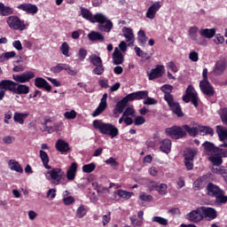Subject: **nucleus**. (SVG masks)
I'll use <instances>...</instances> for the list:
<instances>
[{
  "mask_svg": "<svg viewBox=\"0 0 227 227\" xmlns=\"http://www.w3.org/2000/svg\"><path fill=\"white\" fill-rule=\"evenodd\" d=\"M6 22L10 29H13V31H26L27 29L24 20H20L18 16H9Z\"/></svg>",
  "mask_w": 227,
  "mask_h": 227,
  "instance_id": "1a4fd4ad",
  "label": "nucleus"
},
{
  "mask_svg": "<svg viewBox=\"0 0 227 227\" xmlns=\"http://www.w3.org/2000/svg\"><path fill=\"white\" fill-rule=\"evenodd\" d=\"M86 56H88V51H86V49L81 48L78 51V58L80 61H84V59H86Z\"/></svg>",
  "mask_w": 227,
  "mask_h": 227,
  "instance_id": "052dcab7",
  "label": "nucleus"
},
{
  "mask_svg": "<svg viewBox=\"0 0 227 227\" xmlns=\"http://www.w3.org/2000/svg\"><path fill=\"white\" fill-rule=\"evenodd\" d=\"M198 155V151L196 149H187L184 154V160H194V158Z\"/></svg>",
  "mask_w": 227,
  "mask_h": 227,
  "instance_id": "c9c22d12",
  "label": "nucleus"
},
{
  "mask_svg": "<svg viewBox=\"0 0 227 227\" xmlns=\"http://www.w3.org/2000/svg\"><path fill=\"white\" fill-rule=\"evenodd\" d=\"M226 67H227L226 60L224 59L217 60L213 69L215 75H223V74H224V70H226Z\"/></svg>",
  "mask_w": 227,
  "mask_h": 227,
  "instance_id": "6ab92c4d",
  "label": "nucleus"
},
{
  "mask_svg": "<svg viewBox=\"0 0 227 227\" xmlns=\"http://www.w3.org/2000/svg\"><path fill=\"white\" fill-rule=\"evenodd\" d=\"M144 106H155L157 105V100L153 98H150L147 95V98H145L143 101Z\"/></svg>",
  "mask_w": 227,
  "mask_h": 227,
  "instance_id": "6e6d98bb",
  "label": "nucleus"
},
{
  "mask_svg": "<svg viewBox=\"0 0 227 227\" xmlns=\"http://www.w3.org/2000/svg\"><path fill=\"white\" fill-rule=\"evenodd\" d=\"M63 203H64V205L68 207L69 205H73V203H75V199H74V197H72V196L65 197L63 199Z\"/></svg>",
  "mask_w": 227,
  "mask_h": 227,
  "instance_id": "338daca9",
  "label": "nucleus"
},
{
  "mask_svg": "<svg viewBox=\"0 0 227 227\" xmlns=\"http://www.w3.org/2000/svg\"><path fill=\"white\" fill-rule=\"evenodd\" d=\"M153 223H158L161 226H168V219L162 216H154L152 218Z\"/></svg>",
  "mask_w": 227,
  "mask_h": 227,
  "instance_id": "49530a36",
  "label": "nucleus"
},
{
  "mask_svg": "<svg viewBox=\"0 0 227 227\" xmlns=\"http://www.w3.org/2000/svg\"><path fill=\"white\" fill-rule=\"evenodd\" d=\"M135 51H136V54L138 58H145V59H150V57H147L148 56V53L143 51L141 50V48L136 46L135 47Z\"/></svg>",
  "mask_w": 227,
  "mask_h": 227,
  "instance_id": "5fc2aeb1",
  "label": "nucleus"
},
{
  "mask_svg": "<svg viewBox=\"0 0 227 227\" xmlns=\"http://www.w3.org/2000/svg\"><path fill=\"white\" fill-rule=\"evenodd\" d=\"M160 90L164 93V100H166V95H171L173 91V85L164 84L161 86Z\"/></svg>",
  "mask_w": 227,
  "mask_h": 227,
  "instance_id": "37998d69",
  "label": "nucleus"
},
{
  "mask_svg": "<svg viewBox=\"0 0 227 227\" xmlns=\"http://www.w3.org/2000/svg\"><path fill=\"white\" fill-rule=\"evenodd\" d=\"M160 150L163 153H171V140L168 138H165L160 141Z\"/></svg>",
  "mask_w": 227,
  "mask_h": 227,
  "instance_id": "393cba45",
  "label": "nucleus"
},
{
  "mask_svg": "<svg viewBox=\"0 0 227 227\" xmlns=\"http://www.w3.org/2000/svg\"><path fill=\"white\" fill-rule=\"evenodd\" d=\"M160 2H155L147 10L145 17L147 19H150L153 20V19H155V15H157V12L160 10Z\"/></svg>",
  "mask_w": 227,
  "mask_h": 227,
  "instance_id": "a211bd4d",
  "label": "nucleus"
},
{
  "mask_svg": "<svg viewBox=\"0 0 227 227\" xmlns=\"http://www.w3.org/2000/svg\"><path fill=\"white\" fill-rule=\"evenodd\" d=\"M198 31H200V28L196 26H193L189 28L188 35L191 40L196 42L198 45H207V40H205L203 37H198Z\"/></svg>",
  "mask_w": 227,
  "mask_h": 227,
  "instance_id": "9b49d317",
  "label": "nucleus"
},
{
  "mask_svg": "<svg viewBox=\"0 0 227 227\" xmlns=\"http://www.w3.org/2000/svg\"><path fill=\"white\" fill-rule=\"evenodd\" d=\"M137 40L139 43V45H146V42H148V36H146V34L144 30H139L137 33Z\"/></svg>",
  "mask_w": 227,
  "mask_h": 227,
  "instance_id": "58836bf2",
  "label": "nucleus"
},
{
  "mask_svg": "<svg viewBox=\"0 0 227 227\" xmlns=\"http://www.w3.org/2000/svg\"><path fill=\"white\" fill-rule=\"evenodd\" d=\"M124 61H125V58L123 57V53L120 51V49L115 48L113 53L114 65H122Z\"/></svg>",
  "mask_w": 227,
  "mask_h": 227,
  "instance_id": "5701e85b",
  "label": "nucleus"
},
{
  "mask_svg": "<svg viewBox=\"0 0 227 227\" xmlns=\"http://www.w3.org/2000/svg\"><path fill=\"white\" fill-rule=\"evenodd\" d=\"M216 134H218L219 140L223 143H226L227 129L223 126H216Z\"/></svg>",
  "mask_w": 227,
  "mask_h": 227,
  "instance_id": "7c9ffc66",
  "label": "nucleus"
},
{
  "mask_svg": "<svg viewBox=\"0 0 227 227\" xmlns=\"http://www.w3.org/2000/svg\"><path fill=\"white\" fill-rule=\"evenodd\" d=\"M189 59L191 61H193V63H196L200 60V54H198V51H192L189 54Z\"/></svg>",
  "mask_w": 227,
  "mask_h": 227,
  "instance_id": "680f3d73",
  "label": "nucleus"
},
{
  "mask_svg": "<svg viewBox=\"0 0 227 227\" xmlns=\"http://www.w3.org/2000/svg\"><path fill=\"white\" fill-rule=\"evenodd\" d=\"M220 118L223 123H224V125H227V108H222L220 110Z\"/></svg>",
  "mask_w": 227,
  "mask_h": 227,
  "instance_id": "4d7b16f0",
  "label": "nucleus"
},
{
  "mask_svg": "<svg viewBox=\"0 0 227 227\" xmlns=\"http://www.w3.org/2000/svg\"><path fill=\"white\" fill-rule=\"evenodd\" d=\"M35 86L40 90H45L46 91H51V90H52L51 84L43 77H36L35 79Z\"/></svg>",
  "mask_w": 227,
  "mask_h": 227,
  "instance_id": "aec40b11",
  "label": "nucleus"
},
{
  "mask_svg": "<svg viewBox=\"0 0 227 227\" xmlns=\"http://www.w3.org/2000/svg\"><path fill=\"white\" fill-rule=\"evenodd\" d=\"M80 10L82 19L90 20V22H92V24L98 22V27L99 31H102L104 33H111V29H113V21H111V20H107V18L104 14L96 13L93 16V13H91L90 10L84 7H81Z\"/></svg>",
  "mask_w": 227,
  "mask_h": 227,
  "instance_id": "f257e3e1",
  "label": "nucleus"
},
{
  "mask_svg": "<svg viewBox=\"0 0 227 227\" xmlns=\"http://www.w3.org/2000/svg\"><path fill=\"white\" fill-rule=\"evenodd\" d=\"M88 38L90 42H104L106 38L99 32L91 31L88 34Z\"/></svg>",
  "mask_w": 227,
  "mask_h": 227,
  "instance_id": "2f4dec72",
  "label": "nucleus"
},
{
  "mask_svg": "<svg viewBox=\"0 0 227 227\" xmlns=\"http://www.w3.org/2000/svg\"><path fill=\"white\" fill-rule=\"evenodd\" d=\"M122 33L127 42H130L131 43H134V32L132 31V28L124 27L122 28Z\"/></svg>",
  "mask_w": 227,
  "mask_h": 227,
  "instance_id": "473e14b6",
  "label": "nucleus"
},
{
  "mask_svg": "<svg viewBox=\"0 0 227 227\" xmlns=\"http://www.w3.org/2000/svg\"><path fill=\"white\" fill-rule=\"evenodd\" d=\"M199 33L204 38H214L215 36V28H201L199 30Z\"/></svg>",
  "mask_w": 227,
  "mask_h": 227,
  "instance_id": "c85d7f7f",
  "label": "nucleus"
},
{
  "mask_svg": "<svg viewBox=\"0 0 227 227\" xmlns=\"http://www.w3.org/2000/svg\"><path fill=\"white\" fill-rule=\"evenodd\" d=\"M208 160L210 162H212L213 166H216V168H219V166L223 164V157H221L219 154L210 156Z\"/></svg>",
  "mask_w": 227,
  "mask_h": 227,
  "instance_id": "4c0bfd02",
  "label": "nucleus"
},
{
  "mask_svg": "<svg viewBox=\"0 0 227 227\" xmlns=\"http://www.w3.org/2000/svg\"><path fill=\"white\" fill-rule=\"evenodd\" d=\"M15 56H17V53L15 51H7L1 55V59L3 61H6L12 58H15Z\"/></svg>",
  "mask_w": 227,
  "mask_h": 227,
  "instance_id": "3c124183",
  "label": "nucleus"
},
{
  "mask_svg": "<svg viewBox=\"0 0 227 227\" xmlns=\"http://www.w3.org/2000/svg\"><path fill=\"white\" fill-rule=\"evenodd\" d=\"M146 122V120L143 116H137L134 121L135 125H144Z\"/></svg>",
  "mask_w": 227,
  "mask_h": 227,
  "instance_id": "774afa93",
  "label": "nucleus"
},
{
  "mask_svg": "<svg viewBox=\"0 0 227 227\" xmlns=\"http://www.w3.org/2000/svg\"><path fill=\"white\" fill-rule=\"evenodd\" d=\"M104 66L99 64L92 70V74H94V75H102V74H104Z\"/></svg>",
  "mask_w": 227,
  "mask_h": 227,
  "instance_id": "13d9d810",
  "label": "nucleus"
},
{
  "mask_svg": "<svg viewBox=\"0 0 227 227\" xmlns=\"http://www.w3.org/2000/svg\"><path fill=\"white\" fill-rule=\"evenodd\" d=\"M0 90L11 91L16 95H27L29 93V86L19 84L12 80H2L0 82Z\"/></svg>",
  "mask_w": 227,
  "mask_h": 227,
  "instance_id": "f03ea898",
  "label": "nucleus"
},
{
  "mask_svg": "<svg viewBox=\"0 0 227 227\" xmlns=\"http://www.w3.org/2000/svg\"><path fill=\"white\" fill-rule=\"evenodd\" d=\"M165 134L171 139H184L187 136V133L184 130V126H172L165 129Z\"/></svg>",
  "mask_w": 227,
  "mask_h": 227,
  "instance_id": "6e6552de",
  "label": "nucleus"
},
{
  "mask_svg": "<svg viewBox=\"0 0 227 227\" xmlns=\"http://www.w3.org/2000/svg\"><path fill=\"white\" fill-rule=\"evenodd\" d=\"M60 51L66 58H70V46L68 45V43L64 42L60 46Z\"/></svg>",
  "mask_w": 227,
  "mask_h": 227,
  "instance_id": "79ce46f5",
  "label": "nucleus"
},
{
  "mask_svg": "<svg viewBox=\"0 0 227 227\" xmlns=\"http://www.w3.org/2000/svg\"><path fill=\"white\" fill-rule=\"evenodd\" d=\"M159 194H160L161 196H164L166 194H168V184H161L160 185H158V188L156 190Z\"/></svg>",
  "mask_w": 227,
  "mask_h": 227,
  "instance_id": "864d4df0",
  "label": "nucleus"
},
{
  "mask_svg": "<svg viewBox=\"0 0 227 227\" xmlns=\"http://www.w3.org/2000/svg\"><path fill=\"white\" fill-rule=\"evenodd\" d=\"M202 210L203 219L207 221H214L217 218V211L214 207H200Z\"/></svg>",
  "mask_w": 227,
  "mask_h": 227,
  "instance_id": "4468645a",
  "label": "nucleus"
},
{
  "mask_svg": "<svg viewBox=\"0 0 227 227\" xmlns=\"http://www.w3.org/2000/svg\"><path fill=\"white\" fill-rule=\"evenodd\" d=\"M199 130L200 136H214L215 134L214 129L209 126H199Z\"/></svg>",
  "mask_w": 227,
  "mask_h": 227,
  "instance_id": "f704fd0d",
  "label": "nucleus"
},
{
  "mask_svg": "<svg viewBox=\"0 0 227 227\" xmlns=\"http://www.w3.org/2000/svg\"><path fill=\"white\" fill-rule=\"evenodd\" d=\"M13 8L4 5V4L0 2V16L9 17V15H13Z\"/></svg>",
  "mask_w": 227,
  "mask_h": 227,
  "instance_id": "c756f323",
  "label": "nucleus"
},
{
  "mask_svg": "<svg viewBox=\"0 0 227 227\" xmlns=\"http://www.w3.org/2000/svg\"><path fill=\"white\" fill-rule=\"evenodd\" d=\"M200 88L202 93L204 95H207V97L212 98L214 97V95H215V90H214V86H212V84H210V82L208 81H200Z\"/></svg>",
  "mask_w": 227,
  "mask_h": 227,
  "instance_id": "ddd939ff",
  "label": "nucleus"
},
{
  "mask_svg": "<svg viewBox=\"0 0 227 227\" xmlns=\"http://www.w3.org/2000/svg\"><path fill=\"white\" fill-rule=\"evenodd\" d=\"M127 101L122 98L121 100H120L119 102H117V104L115 105V107L114 108V114L115 116V118H118L120 116V114H121V113H123V111H125V107H127Z\"/></svg>",
  "mask_w": 227,
  "mask_h": 227,
  "instance_id": "4be33fe9",
  "label": "nucleus"
},
{
  "mask_svg": "<svg viewBox=\"0 0 227 227\" xmlns=\"http://www.w3.org/2000/svg\"><path fill=\"white\" fill-rule=\"evenodd\" d=\"M106 109H107V106L101 105L99 103L98 106L96 108V110L92 113L93 118H97V116H99V114H102Z\"/></svg>",
  "mask_w": 227,
  "mask_h": 227,
  "instance_id": "c03bdc74",
  "label": "nucleus"
},
{
  "mask_svg": "<svg viewBox=\"0 0 227 227\" xmlns=\"http://www.w3.org/2000/svg\"><path fill=\"white\" fill-rule=\"evenodd\" d=\"M27 116H29V114H22L16 112L14 113L13 121L16 123H20V125H24V121L26 118H27Z\"/></svg>",
  "mask_w": 227,
  "mask_h": 227,
  "instance_id": "72a5a7b5",
  "label": "nucleus"
},
{
  "mask_svg": "<svg viewBox=\"0 0 227 227\" xmlns=\"http://www.w3.org/2000/svg\"><path fill=\"white\" fill-rule=\"evenodd\" d=\"M137 100H145L148 98V90H138L136 91Z\"/></svg>",
  "mask_w": 227,
  "mask_h": 227,
  "instance_id": "09e8293b",
  "label": "nucleus"
},
{
  "mask_svg": "<svg viewBox=\"0 0 227 227\" xmlns=\"http://www.w3.org/2000/svg\"><path fill=\"white\" fill-rule=\"evenodd\" d=\"M206 191L208 196L215 198V203L221 205L223 195L224 194V191L223 189H221L218 185L214 184V183H208Z\"/></svg>",
  "mask_w": 227,
  "mask_h": 227,
  "instance_id": "423d86ee",
  "label": "nucleus"
},
{
  "mask_svg": "<svg viewBox=\"0 0 227 227\" xmlns=\"http://www.w3.org/2000/svg\"><path fill=\"white\" fill-rule=\"evenodd\" d=\"M105 162L108 166H111V168H113V169L117 170L118 168H120V162L116 161V159H114V157H110Z\"/></svg>",
  "mask_w": 227,
  "mask_h": 227,
  "instance_id": "a19ab883",
  "label": "nucleus"
},
{
  "mask_svg": "<svg viewBox=\"0 0 227 227\" xmlns=\"http://www.w3.org/2000/svg\"><path fill=\"white\" fill-rule=\"evenodd\" d=\"M39 157L43 162V167L45 169H52V167L49 165L50 160H49V154L43 150L39 151Z\"/></svg>",
  "mask_w": 227,
  "mask_h": 227,
  "instance_id": "cd10ccee",
  "label": "nucleus"
},
{
  "mask_svg": "<svg viewBox=\"0 0 227 227\" xmlns=\"http://www.w3.org/2000/svg\"><path fill=\"white\" fill-rule=\"evenodd\" d=\"M46 178L54 185H59L61 180L65 178V171L59 168H54L46 171Z\"/></svg>",
  "mask_w": 227,
  "mask_h": 227,
  "instance_id": "39448f33",
  "label": "nucleus"
},
{
  "mask_svg": "<svg viewBox=\"0 0 227 227\" xmlns=\"http://www.w3.org/2000/svg\"><path fill=\"white\" fill-rule=\"evenodd\" d=\"M75 175H77V162H73L67 171V178L70 182L75 180Z\"/></svg>",
  "mask_w": 227,
  "mask_h": 227,
  "instance_id": "a878e982",
  "label": "nucleus"
},
{
  "mask_svg": "<svg viewBox=\"0 0 227 227\" xmlns=\"http://www.w3.org/2000/svg\"><path fill=\"white\" fill-rule=\"evenodd\" d=\"M130 222L131 224H133V226H137V227H141L143 226V221L137 219L136 216H130Z\"/></svg>",
  "mask_w": 227,
  "mask_h": 227,
  "instance_id": "69168bd1",
  "label": "nucleus"
},
{
  "mask_svg": "<svg viewBox=\"0 0 227 227\" xmlns=\"http://www.w3.org/2000/svg\"><path fill=\"white\" fill-rule=\"evenodd\" d=\"M97 168V165L95 163H90L82 166V171L83 173H93Z\"/></svg>",
  "mask_w": 227,
  "mask_h": 227,
  "instance_id": "de8ad7c7",
  "label": "nucleus"
},
{
  "mask_svg": "<svg viewBox=\"0 0 227 227\" xmlns=\"http://www.w3.org/2000/svg\"><path fill=\"white\" fill-rule=\"evenodd\" d=\"M63 70L67 72L68 75H77V70L72 69L68 64L60 63L55 67H51V72H52V74H61Z\"/></svg>",
  "mask_w": 227,
  "mask_h": 227,
  "instance_id": "9d476101",
  "label": "nucleus"
},
{
  "mask_svg": "<svg viewBox=\"0 0 227 227\" xmlns=\"http://www.w3.org/2000/svg\"><path fill=\"white\" fill-rule=\"evenodd\" d=\"M202 146H204V150L207 155H212V153H219V147L215 146V145H214L212 142L206 141Z\"/></svg>",
  "mask_w": 227,
  "mask_h": 227,
  "instance_id": "b1692460",
  "label": "nucleus"
},
{
  "mask_svg": "<svg viewBox=\"0 0 227 227\" xmlns=\"http://www.w3.org/2000/svg\"><path fill=\"white\" fill-rule=\"evenodd\" d=\"M135 114H136V110H134V108H132V107H128L123 112L122 116H126V117L133 116L134 117Z\"/></svg>",
  "mask_w": 227,
  "mask_h": 227,
  "instance_id": "e2e57ef3",
  "label": "nucleus"
},
{
  "mask_svg": "<svg viewBox=\"0 0 227 227\" xmlns=\"http://www.w3.org/2000/svg\"><path fill=\"white\" fill-rule=\"evenodd\" d=\"M114 194H118L121 198H122V200H130L134 192H127L124 190H118L117 192H114Z\"/></svg>",
  "mask_w": 227,
  "mask_h": 227,
  "instance_id": "ea45409f",
  "label": "nucleus"
},
{
  "mask_svg": "<svg viewBox=\"0 0 227 227\" xmlns=\"http://www.w3.org/2000/svg\"><path fill=\"white\" fill-rule=\"evenodd\" d=\"M86 214H87V211H86L85 205H81L76 210V215H78V217H80V218L84 217V215H86Z\"/></svg>",
  "mask_w": 227,
  "mask_h": 227,
  "instance_id": "603ef678",
  "label": "nucleus"
},
{
  "mask_svg": "<svg viewBox=\"0 0 227 227\" xmlns=\"http://www.w3.org/2000/svg\"><path fill=\"white\" fill-rule=\"evenodd\" d=\"M210 182V178L208 176H202L197 178L193 183V190L194 191H201V189H205L207 184Z\"/></svg>",
  "mask_w": 227,
  "mask_h": 227,
  "instance_id": "2eb2a0df",
  "label": "nucleus"
},
{
  "mask_svg": "<svg viewBox=\"0 0 227 227\" xmlns=\"http://www.w3.org/2000/svg\"><path fill=\"white\" fill-rule=\"evenodd\" d=\"M22 74L24 82H29L31 79H35V73L33 71H27Z\"/></svg>",
  "mask_w": 227,
  "mask_h": 227,
  "instance_id": "8fccbe9b",
  "label": "nucleus"
},
{
  "mask_svg": "<svg viewBox=\"0 0 227 227\" xmlns=\"http://www.w3.org/2000/svg\"><path fill=\"white\" fill-rule=\"evenodd\" d=\"M44 132H61L63 130V121H57L54 117L45 116L44 122L42 123Z\"/></svg>",
  "mask_w": 227,
  "mask_h": 227,
  "instance_id": "20e7f679",
  "label": "nucleus"
},
{
  "mask_svg": "<svg viewBox=\"0 0 227 227\" xmlns=\"http://www.w3.org/2000/svg\"><path fill=\"white\" fill-rule=\"evenodd\" d=\"M183 129L191 137H197L198 134H200V126L191 128L189 125L184 124L183 125Z\"/></svg>",
  "mask_w": 227,
  "mask_h": 227,
  "instance_id": "bb28decb",
  "label": "nucleus"
},
{
  "mask_svg": "<svg viewBox=\"0 0 227 227\" xmlns=\"http://www.w3.org/2000/svg\"><path fill=\"white\" fill-rule=\"evenodd\" d=\"M64 116L67 120H75V118L77 117V112H75L74 110H71L70 112H66L64 114Z\"/></svg>",
  "mask_w": 227,
  "mask_h": 227,
  "instance_id": "bf43d9fd",
  "label": "nucleus"
},
{
  "mask_svg": "<svg viewBox=\"0 0 227 227\" xmlns=\"http://www.w3.org/2000/svg\"><path fill=\"white\" fill-rule=\"evenodd\" d=\"M18 10L26 12L28 15H35V13H38V6L33 4H21L18 5Z\"/></svg>",
  "mask_w": 227,
  "mask_h": 227,
  "instance_id": "dca6fc26",
  "label": "nucleus"
},
{
  "mask_svg": "<svg viewBox=\"0 0 227 227\" xmlns=\"http://www.w3.org/2000/svg\"><path fill=\"white\" fill-rule=\"evenodd\" d=\"M90 63L94 67H98V65H102V59L95 54L90 56Z\"/></svg>",
  "mask_w": 227,
  "mask_h": 227,
  "instance_id": "a18cd8bd",
  "label": "nucleus"
},
{
  "mask_svg": "<svg viewBox=\"0 0 227 227\" xmlns=\"http://www.w3.org/2000/svg\"><path fill=\"white\" fill-rule=\"evenodd\" d=\"M55 148L57 152H59L60 153H68V152H70V144L60 138L57 140Z\"/></svg>",
  "mask_w": 227,
  "mask_h": 227,
  "instance_id": "f3484780",
  "label": "nucleus"
},
{
  "mask_svg": "<svg viewBox=\"0 0 227 227\" xmlns=\"http://www.w3.org/2000/svg\"><path fill=\"white\" fill-rule=\"evenodd\" d=\"M92 126L96 130H98L100 134H103L104 136H110L112 139L120 134L118 128L111 123H106L101 120L93 121Z\"/></svg>",
  "mask_w": 227,
  "mask_h": 227,
  "instance_id": "7ed1b4c3",
  "label": "nucleus"
},
{
  "mask_svg": "<svg viewBox=\"0 0 227 227\" xmlns=\"http://www.w3.org/2000/svg\"><path fill=\"white\" fill-rule=\"evenodd\" d=\"M123 99L126 101L127 104H129V102H134V100H137L136 97V92L128 94L126 97L123 98Z\"/></svg>",
  "mask_w": 227,
  "mask_h": 227,
  "instance_id": "0e129e2a",
  "label": "nucleus"
},
{
  "mask_svg": "<svg viewBox=\"0 0 227 227\" xmlns=\"http://www.w3.org/2000/svg\"><path fill=\"white\" fill-rule=\"evenodd\" d=\"M163 70L164 66H157L155 68L152 69L150 73H147L149 81H153V79H159V77H162Z\"/></svg>",
  "mask_w": 227,
  "mask_h": 227,
  "instance_id": "412c9836",
  "label": "nucleus"
},
{
  "mask_svg": "<svg viewBox=\"0 0 227 227\" xmlns=\"http://www.w3.org/2000/svg\"><path fill=\"white\" fill-rule=\"evenodd\" d=\"M165 101H167L170 111H172L174 114H176L178 118H184V112H182V106H180V103L175 101V98L172 94H167L165 96Z\"/></svg>",
  "mask_w": 227,
  "mask_h": 227,
  "instance_id": "0eeeda50",
  "label": "nucleus"
},
{
  "mask_svg": "<svg viewBox=\"0 0 227 227\" xmlns=\"http://www.w3.org/2000/svg\"><path fill=\"white\" fill-rule=\"evenodd\" d=\"M186 219L192 223H201L203 221V213L201 207L191 211L186 215Z\"/></svg>",
  "mask_w": 227,
  "mask_h": 227,
  "instance_id": "f8f14e48",
  "label": "nucleus"
},
{
  "mask_svg": "<svg viewBox=\"0 0 227 227\" xmlns=\"http://www.w3.org/2000/svg\"><path fill=\"white\" fill-rule=\"evenodd\" d=\"M9 166H10V169H12V171H17V173H23V171H24L22 167H20V164L19 163V161H16L14 160H9Z\"/></svg>",
  "mask_w": 227,
  "mask_h": 227,
  "instance_id": "e433bc0d",
  "label": "nucleus"
}]
</instances>
